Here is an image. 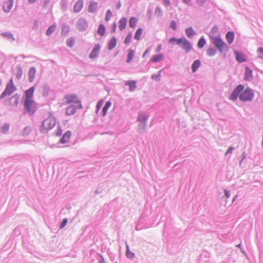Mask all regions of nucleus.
<instances>
[{
	"label": "nucleus",
	"mask_w": 263,
	"mask_h": 263,
	"mask_svg": "<svg viewBox=\"0 0 263 263\" xmlns=\"http://www.w3.org/2000/svg\"><path fill=\"white\" fill-rule=\"evenodd\" d=\"M245 86L242 84H239L232 92L230 96V100L236 101L237 98L242 102H251L254 98L253 90L250 87L244 89Z\"/></svg>",
	"instance_id": "nucleus-1"
},
{
	"label": "nucleus",
	"mask_w": 263,
	"mask_h": 263,
	"mask_svg": "<svg viewBox=\"0 0 263 263\" xmlns=\"http://www.w3.org/2000/svg\"><path fill=\"white\" fill-rule=\"evenodd\" d=\"M210 38L212 44L216 48L213 46H210L206 50V54L208 57H213L217 53V50L225 56L229 50V46L221 39L219 35L210 36Z\"/></svg>",
	"instance_id": "nucleus-2"
},
{
	"label": "nucleus",
	"mask_w": 263,
	"mask_h": 263,
	"mask_svg": "<svg viewBox=\"0 0 263 263\" xmlns=\"http://www.w3.org/2000/svg\"><path fill=\"white\" fill-rule=\"evenodd\" d=\"M169 42L172 44L175 42L176 44L180 46L186 53L189 52L193 48L192 44L185 37L177 39L175 37H173L169 39Z\"/></svg>",
	"instance_id": "nucleus-3"
},
{
	"label": "nucleus",
	"mask_w": 263,
	"mask_h": 263,
	"mask_svg": "<svg viewBox=\"0 0 263 263\" xmlns=\"http://www.w3.org/2000/svg\"><path fill=\"white\" fill-rule=\"evenodd\" d=\"M148 118L149 115L146 112H140L139 113L137 121L139 122L138 130L139 133L142 134L146 132Z\"/></svg>",
	"instance_id": "nucleus-4"
},
{
	"label": "nucleus",
	"mask_w": 263,
	"mask_h": 263,
	"mask_svg": "<svg viewBox=\"0 0 263 263\" xmlns=\"http://www.w3.org/2000/svg\"><path fill=\"white\" fill-rule=\"evenodd\" d=\"M55 124V118L54 117H49L42 122L40 127V132L42 134H46L51 129Z\"/></svg>",
	"instance_id": "nucleus-5"
},
{
	"label": "nucleus",
	"mask_w": 263,
	"mask_h": 263,
	"mask_svg": "<svg viewBox=\"0 0 263 263\" xmlns=\"http://www.w3.org/2000/svg\"><path fill=\"white\" fill-rule=\"evenodd\" d=\"M24 108V114H28L29 116H32L37 109L36 104L33 100L25 101Z\"/></svg>",
	"instance_id": "nucleus-6"
},
{
	"label": "nucleus",
	"mask_w": 263,
	"mask_h": 263,
	"mask_svg": "<svg viewBox=\"0 0 263 263\" xmlns=\"http://www.w3.org/2000/svg\"><path fill=\"white\" fill-rule=\"evenodd\" d=\"M16 87L13 84L12 79H10L9 83L7 84L4 91L0 96V100L4 98L7 96H10L14 91L16 90Z\"/></svg>",
	"instance_id": "nucleus-7"
},
{
	"label": "nucleus",
	"mask_w": 263,
	"mask_h": 263,
	"mask_svg": "<svg viewBox=\"0 0 263 263\" xmlns=\"http://www.w3.org/2000/svg\"><path fill=\"white\" fill-rule=\"evenodd\" d=\"M65 99L66 100V104H70L71 103L76 104L79 106V109H82L83 106L81 104V101L79 99L78 96L76 94L66 95L65 96Z\"/></svg>",
	"instance_id": "nucleus-8"
},
{
	"label": "nucleus",
	"mask_w": 263,
	"mask_h": 263,
	"mask_svg": "<svg viewBox=\"0 0 263 263\" xmlns=\"http://www.w3.org/2000/svg\"><path fill=\"white\" fill-rule=\"evenodd\" d=\"M78 29L81 32L84 31L88 27L87 21L84 18H79L77 22Z\"/></svg>",
	"instance_id": "nucleus-9"
},
{
	"label": "nucleus",
	"mask_w": 263,
	"mask_h": 263,
	"mask_svg": "<svg viewBox=\"0 0 263 263\" xmlns=\"http://www.w3.org/2000/svg\"><path fill=\"white\" fill-rule=\"evenodd\" d=\"M101 49V46L99 44H95L92 51L89 55V58L94 59L99 55Z\"/></svg>",
	"instance_id": "nucleus-10"
},
{
	"label": "nucleus",
	"mask_w": 263,
	"mask_h": 263,
	"mask_svg": "<svg viewBox=\"0 0 263 263\" xmlns=\"http://www.w3.org/2000/svg\"><path fill=\"white\" fill-rule=\"evenodd\" d=\"M34 89H35V88H34V86H32L25 91V101H28L33 100L32 98L33 97Z\"/></svg>",
	"instance_id": "nucleus-11"
},
{
	"label": "nucleus",
	"mask_w": 263,
	"mask_h": 263,
	"mask_svg": "<svg viewBox=\"0 0 263 263\" xmlns=\"http://www.w3.org/2000/svg\"><path fill=\"white\" fill-rule=\"evenodd\" d=\"M79 109V106L77 105H71L66 108V115L67 116H72L74 115L77 110Z\"/></svg>",
	"instance_id": "nucleus-12"
},
{
	"label": "nucleus",
	"mask_w": 263,
	"mask_h": 263,
	"mask_svg": "<svg viewBox=\"0 0 263 263\" xmlns=\"http://www.w3.org/2000/svg\"><path fill=\"white\" fill-rule=\"evenodd\" d=\"M234 54L235 55L236 60L239 63H241L245 62L247 61L246 58L244 56V55L240 52L237 51L236 50L234 51Z\"/></svg>",
	"instance_id": "nucleus-13"
},
{
	"label": "nucleus",
	"mask_w": 263,
	"mask_h": 263,
	"mask_svg": "<svg viewBox=\"0 0 263 263\" xmlns=\"http://www.w3.org/2000/svg\"><path fill=\"white\" fill-rule=\"evenodd\" d=\"M13 5V0H8L4 3L3 6V9L5 12H9L12 9Z\"/></svg>",
	"instance_id": "nucleus-14"
},
{
	"label": "nucleus",
	"mask_w": 263,
	"mask_h": 263,
	"mask_svg": "<svg viewBox=\"0 0 263 263\" xmlns=\"http://www.w3.org/2000/svg\"><path fill=\"white\" fill-rule=\"evenodd\" d=\"M71 135L70 130H67L61 138L59 143L64 144L68 142Z\"/></svg>",
	"instance_id": "nucleus-15"
},
{
	"label": "nucleus",
	"mask_w": 263,
	"mask_h": 263,
	"mask_svg": "<svg viewBox=\"0 0 263 263\" xmlns=\"http://www.w3.org/2000/svg\"><path fill=\"white\" fill-rule=\"evenodd\" d=\"M83 4L84 3L83 0H78L74 5V12L75 13H78L80 12L83 8Z\"/></svg>",
	"instance_id": "nucleus-16"
},
{
	"label": "nucleus",
	"mask_w": 263,
	"mask_h": 263,
	"mask_svg": "<svg viewBox=\"0 0 263 263\" xmlns=\"http://www.w3.org/2000/svg\"><path fill=\"white\" fill-rule=\"evenodd\" d=\"M253 71L248 67L245 68V79L247 81H251L253 78Z\"/></svg>",
	"instance_id": "nucleus-17"
},
{
	"label": "nucleus",
	"mask_w": 263,
	"mask_h": 263,
	"mask_svg": "<svg viewBox=\"0 0 263 263\" xmlns=\"http://www.w3.org/2000/svg\"><path fill=\"white\" fill-rule=\"evenodd\" d=\"M235 34L233 31H229L226 34V39L229 44L233 43Z\"/></svg>",
	"instance_id": "nucleus-18"
},
{
	"label": "nucleus",
	"mask_w": 263,
	"mask_h": 263,
	"mask_svg": "<svg viewBox=\"0 0 263 263\" xmlns=\"http://www.w3.org/2000/svg\"><path fill=\"white\" fill-rule=\"evenodd\" d=\"M36 70L35 67H31L28 72V79L30 82H32L34 79Z\"/></svg>",
	"instance_id": "nucleus-19"
},
{
	"label": "nucleus",
	"mask_w": 263,
	"mask_h": 263,
	"mask_svg": "<svg viewBox=\"0 0 263 263\" xmlns=\"http://www.w3.org/2000/svg\"><path fill=\"white\" fill-rule=\"evenodd\" d=\"M117 40L115 36H112L108 43V48L112 50L117 45Z\"/></svg>",
	"instance_id": "nucleus-20"
},
{
	"label": "nucleus",
	"mask_w": 263,
	"mask_h": 263,
	"mask_svg": "<svg viewBox=\"0 0 263 263\" xmlns=\"http://www.w3.org/2000/svg\"><path fill=\"white\" fill-rule=\"evenodd\" d=\"M98 7V3L93 1H90L88 6V11L89 13H94Z\"/></svg>",
	"instance_id": "nucleus-21"
},
{
	"label": "nucleus",
	"mask_w": 263,
	"mask_h": 263,
	"mask_svg": "<svg viewBox=\"0 0 263 263\" xmlns=\"http://www.w3.org/2000/svg\"><path fill=\"white\" fill-rule=\"evenodd\" d=\"M125 85L129 86L130 91H133L136 88V82L134 80L127 81L125 83Z\"/></svg>",
	"instance_id": "nucleus-22"
},
{
	"label": "nucleus",
	"mask_w": 263,
	"mask_h": 263,
	"mask_svg": "<svg viewBox=\"0 0 263 263\" xmlns=\"http://www.w3.org/2000/svg\"><path fill=\"white\" fill-rule=\"evenodd\" d=\"M127 20L125 17H123L120 20L119 22V28L120 30H123L125 29L127 25Z\"/></svg>",
	"instance_id": "nucleus-23"
},
{
	"label": "nucleus",
	"mask_w": 263,
	"mask_h": 263,
	"mask_svg": "<svg viewBox=\"0 0 263 263\" xmlns=\"http://www.w3.org/2000/svg\"><path fill=\"white\" fill-rule=\"evenodd\" d=\"M201 65V62L199 60L194 61L192 64L191 69L193 72H195Z\"/></svg>",
	"instance_id": "nucleus-24"
},
{
	"label": "nucleus",
	"mask_w": 263,
	"mask_h": 263,
	"mask_svg": "<svg viewBox=\"0 0 263 263\" xmlns=\"http://www.w3.org/2000/svg\"><path fill=\"white\" fill-rule=\"evenodd\" d=\"M186 36L189 38H192L194 35L196 34V32L194 31L192 27L186 28L185 30Z\"/></svg>",
	"instance_id": "nucleus-25"
},
{
	"label": "nucleus",
	"mask_w": 263,
	"mask_h": 263,
	"mask_svg": "<svg viewBox=\"0 0 263 263\" xmlns=\"http://www.w3.org/2000/svg\"><path fill=\"white\" fill-rule=\"evenodd\" d=\"M16 69V78L17 80H20L23 75V69L21 65H17L15 68Z\"/></svg>",
	"instance_id": "nucleus-26"
},
{
	"label": "nucleus",
	"mask_w": 263,
	"mask_h": 263,
	"mask_svg": "<svg viewBox=\"0 0 263 263\" xmlns=\"http://www.w3.org/2000/svg\"><path fill=\"white\" fill-rule=\"evenodd\" d=\"M1 35L8 40H12V41H14L15 40L13 34L10 32L7 31L3 32Z\"/></svg>",
	"instance_id": "nucleus-27"
},
{
	"label": "nucleus",
	"mask_w": 263,
	"mask_h": 263,
	"mask_svg": "<svg viewBox=\"0 0 263 263\" xmlns=\"http://www.w3.org/2000/svg\"><path fill=\"white\" fill-rule=\"evenodd\" d=\"M10 128V124L8 123H4L2 126L1 127L0 130L1 133L6 134L8 133Z\"/></svg>",
	"instance_id": "nucleus-28"
},
{
	"label": "nucleus",
	"mask_w": 263,
	"mask_h": 263,
	"mask_svg": "<svg viewBox=\"0 0 263 263\" xmlns=\"http://www.w3.org/2000/svg\"><path fill=\"white\" fill-rule=\"evenodd\" d=\"M111 103L110 101H107L102 110V114L103 116H105L107 113L108 108L110 107Z\"/></svg>",
	"instance_id": "nucleus-29"
},
{
	"label": "nucleus",
	"mask_w": 263,
	"mask_h": 263,
	"mask_svg": "<svg viewBox=\"0 0 263 263\" xmlns=\"http://www.w3.org/2000/svg\"><path fill=\"white\" fill-rule=\"evenodd\" d=\"M163 58L162 54H155L153 55L151 58V61L154 63H158L160 62Z\"/></svg>",
	"instance_id": "nucleus-30"
},
{
	"label": "nucleus",
	"mask_w": 263,
	"mask_h": 263,
	"mask_svg": "<svg viewBox=\"0 0 263 263\" xmlns=\"http://www.w3.org/2000/svg\"><path fill=\"white\" fill-rule=\"evenodd\" d=\"M206 42L203 36H202L197 43V46L199 48L202 49L205 45Z\"/></svg>",
	"instance_id": "nucleus-31"
},
{
	"label": "nucleus",
	"mask_w": 263,
	"mask_h": 263,
	"mask_svg": "<svg viewBox=\"0 0 263 263\" xmlns=\"http://www.w3.org/2000/svg\"><path fill=\"white\" fill-rule=\"evenodd\" d=\"M128 52L127 55L126 62L130 63L133 59L134 55V51L132 49H129L128 50Z\"/></svg>",
	"instance_id": "nucleus-32"
},
{
	"label": "nucleus",
	"mask_w": 263,
	"mask_h": 263,
	"mask_svg": "<svg viewBox=\"0 0 263 263\" xmlns=\"http://www.w3.org/2000/svg\"><path fill=\"white\" fill-rule=\"evenodd\" d=\"M105 30L106 28L105 26L103 24H100L97 31L98 33L102 36L104 35L105 33Z\"/></svg>",
	"instance_id": "nucleus-33"
},
{
	"label": "nucleus",
	"mask_w": 263,
	"mask_h": 263,
	"mask_svg": "<svg viewBox=\"0 0 263 263\" xmlns=\"http://www.w3.org/2000/svg\"><path fill=\"white\" fill-rule=\"evenodd\" d=\"M31 131V127L29 126H27L23 128L22 132V135L24 137L27 136L30 134Z\"/></svg>",
	"instance_id": "nucleus-34"
},
{
	"label": "nucleus",
	"mask_w": 263,
	"mask_h": 263,
	"mask_svg": "<svg viewBox=\"0 0 263 263\" xmlns=\"http://www.w3.org/2000/svg\"><path fill=\"white\" fill-rule=\"evenodd\" d=\"M142 31L143 30L142 28H138L135 32L134 39L137 41L139 40L142 34Z\"/></svg>",
	"instance_id": "nucleus-35"
},
{
	"label": "nucleus",
	"mask_w": 263,
	"mask_h": 263,
	"mask_svg": "<svg viewBox=\"0 0 263 263\" xmlns=\"http://www.w3.org/2000/svg\"><path fill=\"white\" fill-rule=\"evenodd\" d=\"M126 256L130 259H133L135 256V253L131 252L128 248V247L126 246Z\"/></svg>",
	"instance_id": "nucleus-36"
},
{
	"label": "nucleus",
	"mask_w": 263,
	"mask_h": 263,
	"mask_svg": "<svg viewBox=\"0 0 263 263\" xmlns=\"http://www.w3.org/2000/svg\"><path fill=\"white\" fill-rule=\"evenodd\" d=\"M137 23V19L135 17H132L129 20V26L130 28H134Z\"/></svg>",
	"instance_id": "nucleus-37"
},
{
	"label": "nucleus",
	"mask_w": 263,
	"mask_h": 263,
	"mask_svg": "<svg viewBox=\"0 0 263 263\" xmlns=\"http://www.w3.org/2000/svg\"><path fill=\"white\" fill-rule=\"evenodd\" d=\"M55 25H52L50 26L46 30V34L47 35H50L55 30Z\"/></svg>",
	"instance_id": "nucleus-38"
},
{
	"label": "nucleus",
	"mask_w": 263,
	"mask_h": 263,
	"mask_svg": "<svg viewBox=\"0 0 263 263\" xmlns=\"http://www.w3.org/2000/svg\"><path fill=\"white\" fill-rule=\"evenodd\" d=\"M50 88L48 85H45L43 86V95L44 96H47L49 94Z\"/></svg>",
	"instance_id": "nucleus-39"
},
{
	"label": "nucleus",
	"mask_w": 263,
	"mask_h": 263,
	"mask_svg": "<svg viewBox=\"0 0 263 263\" xmlns=\"http://www.w3.org/2000/svg\"><path fill=\"white\" fill-rule=\"evenodd\" d=\"M132 37V33H129L127 35L126 37L125 38V40H124V44H126V45L129 44L130 43V41H131Z\"/></svg>",
	"instance_id": "nucleus-40"
},
{
	"label": "nucleus",
	"mask_w": 263,
	"mask_h": 263,
	"mask_svg": "<svg viewBox=\"0 0 263 263\" xmlns=\"http://www.w3.org/2000/svg\"><path fill=\"white\" fill-rule=\"evenodd\" d=\"M161 71H159V73L157 74H153L151 76V79L153 80H155L157 81H159L160 80V77H161Z\"/></svg>",
	"instance_id": "nucleus-41"
},
{
	"label": "nucleus",
	"mask_w": 263,
	"mask_h": 263,
	"mask_svg": "<svg viewBox=\"0 0 263 263\" xmlns=\"http://www.w3.org/2000/svg\"><path fill=\"white\" fill-rule=\"evenodd\" d=\"M69 31V27L67 25H63L62 27V30L61 31L62 34H67Z\"/></svg>",
	"instance_id": "nucleus-42"
},
{
	"label": "nucleus",
	"mask_w": 263,
	"mask_h": 263,
	"mask_svg": "<svg viewBox=\"0 0 263 263\" xmlns=\"http://www.w3.org/2000/svg\"><path fill=\"white\" fill-rule=\"evenodd\" d=\"M111 15H112V12L111 11V10L110 9H108L106 13L105 20L106 22L109 21L110 20V17H111Z\"/></svg>",
	"instance_id": "nucleus-43"
},
{
	"label": "nucleus",
	"mask_w": 263,
	"mask_h": 263,
	"mask_svg": "<svg viewBox=\"0 0 263 263\" xmlns=\"http://www.w3.org/2000/svg\"><path fill=\"white\" fill-rule=\"evenodd\" d=\"M155 12L156 14L158 15L159 16H161L163 15V12L161 8L159 6L156 7Z\"/></svg>",
	"instance_id": "nucleus-44"
},
{
	"label": "nucleus",
	"mask_w": 263,
	"mask_h": 263,
	"mask_svg": "<svg viewBox=\"0 0 263 263\" xmlns=\"http://www.w3.org/2000/svg\"><path fill=\"white\" fill-rule=\"evenodd\" d=\"M102 104H103L102 100H100L98 102L96 107V112L97 114L99 112V110L101 108Z\"/></svg>",
	"instance_id": "nucleus-45"
},
{
	"label": "nucleus",
	"mask_w": 263,
	"mask_h": 263,
	"mask_svg": "<svg viewBox=\"0 0 263 263\" xmlns=\"http://www.w3.org/2000/svg\"><path fill=\"white\" fill-rule=\"evenodd\" d=\"M257 53L258 54V58L263 60V47H259L257 49Z\"/></svg>",
	"instance_id": "nucleus-46"
},
{
	"label": "nucleus",
	"mask_w": 263,
	"mask_h": 263,
	"mask_svg": "<svg viewBox=\"0 0 263 263\" xmlns=\"http://www.w3.org/2000/svg\"><path fill=\"white\" fill-rule=\"evenodd\" d=\"M218 31V27L216 25H214L211 30V33L212 34H216Z\"/></svg>",
	"instance_id": "nucleus-47"
},
{
	"label": "nucleus",
	"mask_w": 263,
	"mask_h": 263,
	"mask_svg": "<svg viewBox=\"0 0 263 263\" xmlns=\"http://www.w3.org/2000/svg\"><path fill=\"white\" fill-rule=\"evenodd\" d=\"M68 219L67 218H64L63 219L62 221L61 222L60 225V228L63 229L64 228L66 224L67 223Z\"/></svg>",
	"instance_id": "nucleus-48"
},
{
	"label": "nucleus",
	"mask_w": 263,
	"mask_h": 263,
	"mask_svg": "<svg viewBox=\"0 0 263 263\" xmlns=\"http://www.w3.org/2000/svg\"><path fill=\"white\" fill-rule=\"evenodd\" d=\"M170 27L173 30H176L177 28V24H176V22L174 20L172 21L171 22Z\"/></svg>",
	"instance_id": "nucleus-49"
},
{
	"label": "nucleus",
	"mask_w": 263,
	"mask_h": 263,
	"mask_svg": "<svg viewBox=\"0 0 263 263\" xmlns=\"http://www.w3.org/2000/svg\"><path fill=\"white\" fill-rule=\"evenodd\" d=\"M61 6L62 9H66L67 7V2L66 0H61Z\"/></svg>",
	"instance_id": "nucleus-50"
},
{
	"label": "nucleus",
	"mask_w": 263,
	"mask_h": 263,
	"mask_svg": "<svg viewBox=\"0 0 263 263\" xmlns=\"http://www.w3.org/2000/svg\"><path fill=\"white\" fill-rule=\"evenodd\" d=\"M234 147L233 146H230L229 147V148L227 149L225 153V156L227 155L228 154H231L233 152V151L234 149Z\"/></svg>",
	"instance_id": "nucleus-51"
},
{
	"label": "nucleus",
	"mask_w": 263,
	"mask_h": 263,
	"mask_svg": "<svg viewBox=\"0 0 263 263\" xmlns=\"http://www.w3.org/2000/svg\"><path fill=\"white\" fill-rule=\"evenodd\" d=\"M206 0H196V3L199 6H202L205 3Z\"/></svg>",
	"instance_id": "nucleus-52"
},
{
	"label": "nucleus",
	"mask_w": 263,
	"mask_h": 263,
	"mask_svg": "<svg viewBox=\"0 0 263 263\" xmlns=\"http://www.w3.org/2000/svg\"><path fill=\"white\" fill-rule=\"evenodd\" d=\"M74 41L72 40H67L66 44L68 47H72L73 45Z\"/></svg>",
	"instance_id": "nucleus-53"
},
{
	"label": "nucleus",
	"mask_w": 263,
	"mask_h": 263,
	"mask_svg": "<svg viewBox=\"0 0 263 263\" xmlns=\"http://www.w3.org/2000/svg\"><path fill=\"white\" fill-rule=\"evenodd\" d=\"M224 195L227 198H229L231 196V192L230 191H228L227 190H224Z\"/></svg>",
	"instance_id": "nucleus-54"
},
{
	"label": "nucleus",
	"mask_w": 263,
	"mask_h": 263,
	"mask_svg": "<svg viewBox=\"0 0 263 263\" xmlns=\"http://www.w3.org/2000/svg\"><path fill=\"white\" fill-rule=\"evenodd\" d=\"M192 0H182V2L189 6H192Z\"/></svg>",
	"instance_id": "nucleus-55"
},
{
	"label": "nucleus",
	"mask_w": 263,
	"mask_h": 263,
	"mask_svg": "<svg viewBox=\"0 0 263 263\" xmlns=\"http://www.w3.org/2000/svg\"><path fill=\"white\" fill-rule=\"evenodd\" d=\"M62 130L60 127H59V128L56 133V135L57 136H60L62 135Z\"/></svg>",
	"instance_id": "nucleus-56"
},
{
	"label": "nucleus",
	"mask_w": 263,
	"mask_h": 263,
	"mask_svg": "<svg viewBox=\"0 0 263 263\" xmlns=\"http://www.w3.org/2000/svg\"><path fill=\"white\" fill-rule=\"evenodd\" d=\"M121 6V3L120 1H119L117 4H116V8L117 9H120Z\"/></svg>",
	"instance_id": "nucleus-57"
},
{
	"label": "nucleus",
	"mask_w": 263,
	"mask_h": 263,
	"mask_svg": "<svg viewBox=\"0 0 263 263\" xmlns=\"http://www.w3.org/2000/svg\"><path fill=\"white\" fill-rule=\"evenodd\" d=\"M161 50V45L159 44L155 49L156 52H159Z\"/></svg>",
	"instance_id": "nucleus-58"
},
{
	"label": "nucleus",
	"mask_w": 263,
	"mask_h": 263,
	"mask_svg": "<svg viewBox=\"0 0 263 263\" xmlns=\"http://www.w3.org/2000/svg\"><path fill=\"white\" fill-rule=\"evenodd\" d=\"M163 2L164 4L166 6H169L171 4L170 0H163Z\"/></svg>",
	"instance_id": "nucleus-59"
},
{
	"label": "nucleus",
	"mask_w": 263,
	"mask_h": 263,
	"mask_svg": "<svg viewBox=\"0 0 263 263\" xmlns=\"http://www.w3.org/2000/svg\"><path fill=\"white\" fill-rule=\"evenodd\" d=\"M247 155L245 152H243L241 155V161H243L246 158Z\"/></svg>",
	"instance_id": "nucleus-60"
},
{
	"label": "nucleus",
	"mask_w": 263,
	"mask_h": 263,
	"mask_svg": "<svg viewBox=\"0 0 263 263\" xmlns=\"http://www.w3.org/2000/svg\"><path fill=\"white\" fill-rule=\"evenodd\" d=\"M149 52H150V49H147L143 53L142 57L144 58V57H145L146 54H147L148 53H149Z\"/></svg>",
	"instance_id": "nucleus-61"
},
{
	"label": "nucleus",
	"mask_w": 263,
	"mask_h": 263,
	"mask_svg": "<svg viewBox=\"0 0 263 263\" xmlns=\"http://www.w3.org/2000/svg\"><path fill=\"white\" fill-rule=\"evenodd\" d=\"M116 23H114L113 24H112V31L113 32H115L116 30Z\"/></svg>",
	"instance_id": "nucleus-62"
},
{
	"label": "nucleus",
	"mask_w": 263,
	"mask_h": 263,
	"mask_svg": "<svg viewBox=\"0 0 263 263\" xmlns=\"http://www.w3.org/2000/svg\"><path fill=\"white\" fill-rule=\"evenodd\" d=\"M100 260H99V263H105V260L102 255H100Z\"/></svg>",
	"instance_id": "nucleus-63"
},
{
	"label": "nucleus",
	"mask_w": 263,
	"mask_h": 263,
	"mask_svg": "<svg viewBox=\"0 0 263 263\" xmlns=\"http://www.w3.org/2000/svg\"><path fill=\"white\" fill-rule=\"evenodd\" d=\"M95 193L97 194H99L101 193V191L99 190V188H97V190L95 191Z\"/></svg>",
	"instance_id": "nucleus-64"
}]
</instances>
